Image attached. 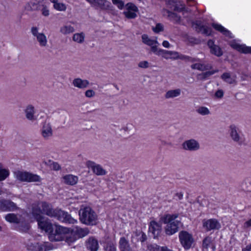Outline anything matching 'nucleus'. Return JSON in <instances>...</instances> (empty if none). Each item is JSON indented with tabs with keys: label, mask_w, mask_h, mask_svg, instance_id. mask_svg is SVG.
Listing matches in <instances>:
<instances>
[{
	"label": "nucleus",
	"mask_w": 251,
	"mask_h": 251,
	"mask_svg": "<svg viewBox=\"0 0 251 251\" xmlns=\"http://www.w3.org/2000/svg\"><path fill=\"white\" fill-rule=\"evenodd\" d=\"M45 164L51 169L55 171L58 170L61 168L57 163L53 162L51 160H48L47 162H45Z\"/></svg>",
	"instance_id": "obj_44"
},
{
	"label": "nucleus",
	"mask_w": 251,
	"mask_h": 251,
	"mask_svg": "<svg viewBox=\"0 0 251 251\" xmlns=\"http://www.w3.org/2000/svg\"><path fill=\"white\" fill-rule=\"evenodd\" d=\"M78 180V177L73 175H67L64 176V182L68 185H75L77 183Z\"/></svg>",
	"instance_id": "obj_31"
},
{
	"label": "nucleus",
	"mask_w": 251,
	"mask_h": 251,
	"mask_svg": "<svg viewBox=\"0 0 251 251\" xmlns=\"http://www.w3.org/2000/svg\"><path fill=\"white\" fill-rule=\"evenodd\" d=\"M9 175V170L4 168L3 165L0 163V181L4 180Z\"/></svg>",
	"instance_id": "obj_37"
},
{
	"label": "nucleus",
	"mask_w": 251,
	"mask_h": 251,
	"mask_svg": "<svg viewBox=\"0 0 251 251\" xmlns=\"http://www.w3.org/2000/svg\"><path fill=\"white\" fill-rule=\"evenodd\" d=\"M86 165L88 168L91 169L93 172L97 176H103L107 173L106 170L100 165L96 164L93 161L90 160L87 161Z\"/></svg>",
	"instance_id": "obj_14"
},
{
	"label": "nucleus",
	"mask_w": 251,
	"mask_h": 251,
	"mask_svg": "<svg viewBox=\"0 0 251 251\" xmlns=\"http://www.w3.org/2000/svg\"><path fill=\"white\" fill-rule=\"evenodd\" d=\"M80 221L88 226L96 225L98 216L95 212L90 207L82 208L79 211Z\"/></svg>",
	"instance_id": "obj_4"
},
{
	"label": "nucleus",
	"mask_w": 251,
	"mask_h": 251,
	"mask_svg": "<svg viewBox=\"0 0 251 251\" xmlns=\"http://www.w3.org/2000/svg\"><path fill=\"white\" fill-rule=\"evenodd\" d=\"M196 112L201 116H207L211 114L208 108L204 106H199L197 107Z\"/></svg>",
	"instance_id": "obj_38"
},
{
	"label": "nucleus",
	"mask_w": 251,
	"mask_h": 251,
	"mask_svg": "<svg viewBox=\"0 0 251 251\" xmlns=\"http://www.w3.org/2000/svg\"><path fill=\"white\" fill-rule=\"evenodd\" d=\"M53 3V8L56 10L61 11L63 10V3L59 2L58 0H50Z\"/></svg>",
	"instance_id": "obj_46"
},
{
	"label": "nucleus",
	"mask_w": 251,
	"mask_h": 251,
	"mask_svg": "<svg viewBox=\"0 0 251 251\" xmlns=\"http://www.w3.org/2000/svg\"><path fill=\"white\" fill-rule=\"evenodd\" d=\"M119 248L120 251H131L132 249L130 247L128 240L125 237L120 238L119 242Z\"/></svg>",
	"instance_id": "obj_27"
},
{
	"label": "nucleus",
	"mask_w": 251,
	"mask_h": 251,
	"mask_svg": "<svg viewBox=\"0 0 251 251\" xmlns=\"http://www.w3.org/2000/svg\"><path fill=\"white\" fill-rule=\"evenodd\" d=\"M163 12L164 13L166 12L168 14V17L171 20H172L176 23H179L180 22V17L178 16L176 13L171 12L167 9H164Z\"/></svg>",
	"instance_id": "obj_39"
},
{
	"label": "nucleus",
	"mask_w": 251,
	"mask_h": 251,
	"mask_svg": "<svg viewBox=\"0 0 251 251\" xmlns=\"http://www.w3.org/2000/svg\"><path fill=\"white\" fill-rule=\"evenodd\" d=\"M162 45L166 48H169L170 47V44L168 41H164L162 43Z\"/></svg>",
	"instance_id": "obj_60"
},
{
	"label": "nucleus",
	"mask_w": 251,
	"mask_h": 251,
	"mask_svg": "<svg viewBox=\"0 0 251 251\" xmlns=\"http://www.w3.org/2000/svg\"><path fill=\"white\" fill-rule=\"evenodd\" d=\"M27 249L32 251H48L52 249L51 245L49 243L42 244L31 243L27 246Z\"/></svg>",
	"instance_id": "obj_16"
},
{
	"label": "nucleus",
	"mask_w": 251,
	"mask_h": 251,
	"mask_svg": "<svg viewBox=\"0 0 251 251\" xmlns=\"http://www.w3.org/2000/svg\"><path fill=\"white\" fill-rule=\"evenodd\" d=\"M138 11L137 7L132 3H128L126 5V9L124 11V14L127 19L135 18Z\"/></svg>",
	"instance_id": "obj_15"
},
{
	"label": "nucleus",
	"mask_w": 251,
	"mask_h": 251,
	"mask_svg": "<svg viewBox=\"0 0 251 251\" xmlns=\"http://www.w3.org/2000/svg\"><path fill=\"white\" fill-rule=\"evenodd\" d=\"M38 8V4L34 1L28 2L25 7V9L28 11H32L35 10Z\"/></svg>",
	"instance_id": "obj_42"
},
{
	"label": "nucleus",
	"mask_w": 251,
	"mask_h": 251,
	"mask_svg": "<svg viewBox=\"0 0 251 251\" xmlns=\"http://www.w3.org/2000/svg\"><path fill=\"white\" fill-rule=\"evenodd\" d=\"M42 14L46 17L50 15V11L48 7L46 5H43V7L41 9Z\"/></svg>",
	"instance_id": "obj_51"
},
{
	"label": "nucleus",
	"mask_w": 251,
	"mask_h": 251,
	"mask_svg": "<svg viewBox=\"0 0 251 251\" xmlns=\"http://www.w3.org/2000/svg\"><path fill=\"white\" fill-rule=\"evenodd\" d=\"M41 208L42 207L41 205H39V203L37 205H35L32 208V215L37 221L43 218L42 216L41 215V214L42 213V210H41Z\"/></svg>",
	"instance_id": "obj_36"
},
{
	"label": "nucleus",
	"mask_w": 251,
	"mask_h": 251,
	"mask_svg": "<svg viewBox=\"0 0 251 251\" xmlns=\"http://www.w3.org/2000/svg\"><path fill=\"white\" fill-rule=\"evenodd\" d=\"M163 29V25L160 24H158L155 27H152L153 31L155 33H158Z\"/></svg>",
	"instance_id": "obj_52"
},
{
	"label": "nucleus",
	"mask_w": 251,
	"mask_h": 251,
	"mask_svg": "<svg viewBox=\"0 0 251 251\" xmlns=\"http://www.w3.org/2000/svg\"><path fill=\"white\" fill-rule=\"evenodd\" d=\"M14 177L20 182H36L41 181V177L26 171L17 170L13 172Z\"/></svg>",
	"instance_id": "obj_5"
},
{
	"label": "nucleus",
	"mask_w": 251,
	"mask_h": 251,
	"mask_svg": "<svg viewBox=\"0 0 251 251\" xmlns=\"http://www.w3.org/2000/svg\"><path fill=\"white\" fill-rule=\"evenodd\" d=\"M181 146L184 150L189 151H196L200 149L199 141L194 139L185 140L182 143Z\"/></svg>",
	"instance_id": "obj_9"
},
{
	"label": "nucleus",
	"mask_w": 251,
	"mask_h": 251,
	"mask_svg": "<svg viewBox=\"0 0 251 251\" xmlns=\"http://www.w3.org/2000/svg\"><path fill=\"white\" fill-rule=\"evenodd\" d=\"M95 95V92L92 90H88L85 93V95L87 98H92Z\"/></svg>",
	"instance_id": "obj_55"
},
{
	"label": "nucleus",
	"mask_w": 251,
	"mask_h": 251,
	"mask_svg": "<svg viewBox=\"0 0 251 251\" xmlns=\"http://www.w3.org/2000/svg\"><path fill=\"white\" fill-rule=\"evenodd\" d=\"M39 205L42 207V213L50 217L56 218L59 220L61 219V215L63 214L61 210L54 209L50 204L44 201L39 202Z\"/></svg>",
	"instance_id": "obj_6"
},
{
	"label": "nucleus",
	"mask_w": 251,
	"mask_h": 251,
	"mask_svg": "<svg viewBox=\"0 0 251 251\" xmlns=\"http://www.w3.org/2000/svg\"><path fill=\"white\" fill-rule=\"evenodd\" d=\"M242 251H251V244L247 245L242 249Z\"/></svg>",
	"instance_id": "obj_59"
},
{
	"label": "nucleus",
	"mask_w": 251,
	"mask_h": 251,
	"mask_svg": "<svg viewBox=\"0 0 251 251\" xmlns=\"http://www.w3.org/2000/svg\"><path fill=\"white\" fill-rule=\"evenodd\" d=\"M112 2L120 9H122L124 6V3L121 0H112Z\"/></svg>",
	"instance_id": "obj_49"
},
{
	"label": "nucleus",
	"mask_w": 251,
	"mask_h": 251,
	"mask_svg": "<svg viewBox=\"0 0 251 251\" xmlns=\"http://www.w3.org/2000/svg\"><path fill=\"white\" fill-rule=\"evenodd\" d=\"M150 251H170L165 247H160L156 244L151 245L148 246Z\"/></svg>",
	"instance_id": "obj_41"
},
{
	"label": "nucleus",
	"mask_w": 251,
	"mask_h": 251,
	"mask_svg": "<svg viewBox=\"0 0 251 251\" xmlns=\"http://www.w3.org/2000/svg\"><path fill=\"white\" fill-rule=\"evenodd\" d=\"M193 27L199 32H201L207 36H209L212 34V29L210 27L203 25L200 22H197L193 24Z\"/></svg>",
	"instance_id": "obj_22"
},
{
	"label": "nucleus",
	"mask_w": 251,
	"mask_h": 251,
	"mask_svg": "<svg viewBox=\"0 0 251 251\" xmlns=\"http://www.w3.org/2000/svg\"><path fill=\"white\" fill-rule=\"evenodd\" d=\"M200 61L199 59H195L193 61Z\"/></svg>",
	"instance_id": "obj_62"
},
{
	"label": "nucleus",
	"mask_w": 251,
	"mask_h": 251,
	"mask_svg": "<svg viewBox=\"0 0 251 251\" xmlns=\"http://www.w3.org/2000/svg\"><path fill=\"white\" fill-rule=\"evenodd\" d=\"M179 239L181 245L185 250L190 249L194 242L192 235L186 231H181L179 232Z\"/></svg>",
	"instance_id": "obj_7"
},
{
	"label": "nucleus",
	"mask_w": 251,
	"mask_h": 251,
	"mask_svg": "<svg viewBox=\"0 0 251 251\" xmlns=\"http://www.w3.org/2000/svg\"><path fill=\"white\" fill-rule=\"evenodd\" d=\"M86 247L90 251H97L99 249L98 241L93 237H90L86 242Z\"/></svg>",
	"instance_id": "obj_29"
},
{
	"label": "nucleus",
	"mask_w": 251,
	"mask_h": 251,
	"mask_svg": "<svg viewBox=\"0 0 251 251\" xmlns=\"http://www.w3.org/2000/svg\"><path fill=\"white\" fill-rule=\"evenodd\" d=\"M24 112L25 117L28 120L34 121L36 120L35 109L33 105L31 104L27 105L24 110Z\"/></svg>",
	"instance_id": "obj_24"
},
{
	"label": "nucleus",
	"mask_w": 251,
	"mask_h": 251,
	"mask_svg": "<svg viewBox=\"0 0 251 251\" xmlns=\"http://www.w3.org/2000/svg\"><path fill=\"white\" fill-rule=\"evenodd\" d=\"M207 45L210 49V52L215 55L220 57L222 55L223 51L221 49L214 44V41L210 40L207 42Z\"/></svg>",
	"instance_id": "obj_26"
},
{
	"label": "nucleus",
	"mask_w": 251,
	"mask_h": 251,
	"mask_svg": "<svg viewBox=\"0 0 251 251\" xmlns=\"http://www.w3.org/2000/svg\"><path fill=\"white\" fill-rule=\"evenodd\" d=\"M229 135L232 140L238 144H241L244 141L243 135L240 133L238 128L234 125L229 126Z\"/></svg>",
	"instance_id": "obj_11"
},
{
	"label": "nucleus",
	"mask_w": 251,
	"mask_h": 251,
	"mask_svg": "<svg viewBox=\"0 0 251 251\" xmlns=\"http://www.w3.org/2000/svg\"><path fill=\"white\" fill-rule=\"evenodd\" d=\"M224 95V92L222 90H218L217 91L215 94V97L218 98H221L223 97Z\"/></svg>",
	"instance_id": "obj_57"
},
{
	"label": "nucleus",
	"mask_w": 251,
	"mask_h": 251,
	"mask_svg": "<svg viewBox=\"0 0 251 251\" xmlns=\"http://www.w3.org/2000/svg\"><path fill=\"white\" fill-rule=\"evenodd\" d=\"M178 215L174 214H166L161 218L162 222L166 225L165 227V231L166 234L172 235L177 232L178 228L182 223L180 221L177 220Z\"/></svg>",
	"instance_id": "obj_3"
},
{
	"label": "nucleus",
	"mask_w": 251,
	"mask_h": 251,
	"mask_svg": "<svg viewBox=\"0 0 251 251\" xmlns=\"http://www.w3.org/2000/svg\"><path fill=\"white\" fill-rule=\"evenodd\" d=\"M31 33L33 37L36 38L39 45L42 48L46 47L48 46V39L45 34L42 32H39V29L36 26H32L31 28Z\"/></svg>",
	"instance_id": "obj_8"
},
{
	"label": "nucleus",
	"mask_w": 251,
	"mask_h": 251,
	"mask_svg": "<svg viewBox=\"0 0 251 251\" xmlns=\"http://www.w3.org/2000/svg\"><path fill=\"white\" fill-rule=\"evenodd\" d=\"M112 2L120 9H122L124 6V3L121 0H112Z\"/></svg>",
	"instance_id": "obj_48"
},
{
	"label": "nucleus",
	"mask_w": 251,
	"mask_h": 251,
	"mask_svg": "<svg viewBox=\"0 0 251 251\" xmlns=\"http://www.w3.org/2000/svg\"><path fill=\"white\" fill-rule=\"evenodd\" d=\"M146 239H147V236H146V234L145 233H142L141 236L140 238V241L141 242H143L145 241H146Z\"/></svg>",
	"instance_id": "obj_61"
},
{
	"label": "nucleus",
	"mask_w": 251,
	"mask_h": 251,
	"mask_svg": "<svg viewBox=\"0 0 251 251\" xmlns=\"http://www.w3.org/2000/svg\"><path fill=\"white\" fill-rule=\"evenodd\" d=\"M215 245L213 242L212 237L207 236L205 237L202 243L203 251H215Z\"/></svg>",
	"instance_id": "obj_23"
},
{
	"label": "nucleus",
	"mask_w": 251,
	"mask_h": 251,
	"mask_svg": "<svg viewBox=\"0 0 251 251\" xmlns=\"http://www.w3.org/2000/svg\"><path fill=\"white\" fill-rule=\"evenodd\" d=\"M18 209L16 204L10 200L0 201V210L2 211H14Z\"/></svg>",
	"instance_id": "obj_18"
},
{
	"label": "nucleus",
	"mask_w": 251,
	"mask_h": 251,
	"mask_svg": "<svg viewBox=\"0 0 251 251\" xmlns=\"http://www.w3.org/2000/svg\"><path fill=\"white\" fill-rule=\"evenodd\" d=\"M149 232L151 233L153 238H156L160 233L161 227V226L155 221H151L149 226Z\"/></svg>",
	"instance_id": "obj_25"
},
{
	"label": "nucleus",
	"mask_w": 251,
	"mask_h": 251,
	"mask_svg": "<svg viewBox=\"0 0 251 251\" xmlns=\"http://www.w3.org/2000/svg\"><path fill=\"white\" fill-rule=\"evenodd\" d=\"M191 68L193 69L204 71L208 70H211L212 68V66L210 64L196 63L191 65Z\"/></svg>",
	"instance_id": "obj_30"
},
{
	"label": "nucleus",
	"mask_w": 251,
	"mask_h": 251,
	"mask_svg": "<svg viewBox=\"0 0 251 251\" xmlns=\"http://www.w3.org/2000/svg\"><path fill=\"white\" fill-rule=\"evenodd\" d=\"M73 84L75 87L83 89L88 87L89 84V82L86 79H82L79 78H76L73 80Z\"/></svg>",
	"instance_id": "obj_28"
},
{
	"label": "nucleus",
	"mask_w": 251,
	"mask_h": 251,
	"mask_svg": "<svg viewBox=\"0 0 251 251\" xmlns=\"http://www.w3.org/2000/svg\"><path fill=\"white\" fill-rule=\"evenodd\" d=\"M236 76L235 75H231L229 73H224L221 75V78L226 83L233 84L236 82Z\"/></svg>",
	"instance_id": "obj_33"
},
{
	"label": "nucleus",
	"mask_w": 251,
	"mask_h": 251,
	"mask_svg": "<svg viewBox=\"0 0 251 251\" xmlns=\"http://www.w3.org/2000/svg\"><path fill=\"white\" fill-rule=\"evenodd\" d=\"M167 7L171 10L177 12H183L184 15L187 13L188 10L185 8V5L180 2L173 0H169L166 2Z\"/></svg>",
	"instance_id": "obj_10"
},
{
	"label": "nucleus",
	"mask_w": 251,
	"mask_h": 251,
	"mask_svg": "<svg viewBox=\"0 0 251 251\" xmlns=\"http://www.w3.org/2000/svg\"><path fill=\"white\" fill-rule=\"evenodd\" d=\"M105 251H116V246L113 244H108L105 248Z\"/></svg>",
	"instance_id": "obj_53"
},
{
	"label": "nucleus",
	"mask_w": 251,
	"mask_h": 251,
	"mask_svg": "<svg viewBox=\"0 0 251 251\" xmlns=\"http://www.w3.org/2000/svg\"><path fill=\"white\" fill-rule=\"evenodd\" d=\"M92 5L99 7L101 9H109L110 8L111 3L106 0H86Z\"/></svg>",
	"instance_id": "obj_20"
},
{
	"label": "nucleus",
	"mask_w": 251,
	"mask_h": 251,
	"mask_svg": "<svg viewBox=\"0 0 251 251\" xmlns=\"http://www.w3.org/2000/svg\"><path fill=\"white\" fill-rule=\"evenodd\" d=\"M230 46L234 49L244 53H251V47L240 45L235 41L230 42Z\"/></svg>",
	"instance_id": "obj_21"
},
{
	"label": "nucleus",
	"mask_w": 251,
	"mask_h": 251,
	"mask_svg": "<svg viewBox=\"0 0 251 251\" xmlns=\"http://www.w3.org/2000/svg\"><path fill=\"white\" fill-rule=\"evenodd\" d=\"M219 70L218 69L207 71L205 73H201L199 75L201 78L203 79H205L209 77L210 76L215 74L216 73H218Z\"/></svg>",
	"instance_id": "obj_45"
},
{
	"label": "nucleus",
	"mask_w": 251,
	"mask_h": 251,
	"mask_svg": "<svg viewBox=\"0 0 251 251\" xmlns=\"http://www.w3.org/2000/svg\"><path fill=\"white\" fill-rule=\"evenodd\" d=\"M64 223L75 224L77 223V220L72 218L68 213L64 212Z\"/></svg>",
	"instance_id": "obj_43"
},
{
	"label": "nucleus",
	"mask_w": 251,
	"mask_h": 251,
	"mask_svg": "<svg viewBox=\"0 0 251 251\" xmlns=\"http://www.w3.org/2000/svg\"><path fill=\"white\" fill-rule=\"evenodd\" d=\"M181 93V90L179 88L171 89L167 91L165 94L166 99H173L179 97Z\"/></svg>",
	"instance_id": "obj_32"
},
{
	"label": "nucleus",
	"mask_w": 251,
	"mask_h": 251,
	"mask_svg": "<svg viewBox=\"0 0 251 251\" xmlns=\"http://www.w3.org/2000/svg\"><path fill=\"white\" fill-rule=\"evenodd\" d=\"M5 219L9 223H19L21 221L20 216L15 215L14 213H9L5 216Z\"/></svg>",
	"instance_id": "obj_35"
},
{
	"label": "nucleus",
	"mask_w": 251,
	"mask_h": 251,
	"mask_svg": "<svg viewBox=\"0 0 251 251\" xmlns=\"http://www.w3.org/2000/svg\"><path fill=\"white\" fill-rule=\"evenodd\" d=\"M75 31L74 28L71 25H66L64 27V33H70Z\"/></svg>",
	"instance_id": "obj_54"
},
{
	"label": "nucleus",
	"mask_w": 251,
	"mask_h": 251,
	"mask_svg": "<svg viewBox=\"0 0 251 251\" xmlns=\"http://www.w3.org/2000/svg\"><path fill=\"white\" fill-rule=\"evenodd\" d=\"M251 227V219L244 223L243 225V228L244 229H248Z\"/></svg>",
	"instance_id": "obj_56"
},
{
	"label": "nucleus",
	"mask_w": 251,
	"mask_h": 251,
	"mask_svg": "<svg viewBox=\"0 0 251 251\" xmlns=\"http://www.w3.org/2000/svg\"><path fill=\"white\" fill-rule=\"evenodd\" d=\"M212 26L214 29L222 33L225 36L229 38H232L231 33L221 25L218 24H213Z\"/></svg>",
	"instance_id": "obj_34"
},
{
	"label": "nucleus",
	"mask_w": 251,
	"mask_h": 251,
	"mask_svg": "<svg viewBox=\"0 0 251 251\" xmlns=\"http://www.w3.org/2000/svg\"><path fill=\"white\" fill-rule=\"evenodd\" d=\"M142 40L144 44L150 46L151 50L155 53L158 50L157 46L158 43L156 39H153L150 38L147 35L143 34L142 35Z\"/></svg>",
	"instance_id": "obj_17"
},
{
	"label": "nucleus",
	"mask_w": 251,
	"mask_h": 251,
	"mask_svg": "<svg viewBox=\"0 0 251 251\" xmlns=\"http://www.w3.org/2000/svg\"><path fill=\"white\" fill-rule=\"evenodd\" d=\"M41 134L45 140H49L52 136L53 131L50 123H44L41 130Z\"/></svg>",
	"instance_id": "obj_19"
},
{
	"label": "nucleus",
	"mask_w": 251,
	"mask_h": 251,
	"mask_svg": "<svg viewBox=\"0 0 251 251\" xmlns=\"http://www.w3.org/2000/svg\"><path fill=\"white\" fill-rule=\"evenodd\" d=\"M89 233V230L87 227L75 226L71 228L64 226V240L68 245L75 242L78 238L87 236Z\"/></svg>",
	"instance_id": "obj_2"
},
{
	"label": "nucleus",
	"mask_w": 251,
	"mask_h": 251,
	"mask_svg": "<svg viewBox=\"0 0 251 251\" xmlns=\"http://www.w3.org/2000/svg\"><path fill=\"white\" fill-rule=\"evenodd\" d=\"M85 35L83 32L77 33L74 34L73 41L77 43H82L84 41Z\"/></svg>",
	"instance_id": "obj_40"
},
{
	"label": "nucleus",
	"mask_w": 251,
	"mask_h": 251,
	"mask_svg": "<svg viewBox=\"0 0 251 251\" xmlns=\"http://www.w3.org/2000/svg\"><path fill=\"white\" fill-rule=\"evenodd\" d=\"M157 55L161 56L166 59H177L179 58V54L175 51H170L161 49H158L154 53Z\"/></svg>",
	"instance_id": "obj_13"
},
{
	"label": "nucleus",
	"mask_w": 251,
	"mask_h": 251,
	"mask_svg": "<svg viewBox=\"0 0 251 251\" xmlns=\"http://www.w3.org/2000/svg\"><path fill=\"white\" fill-rule=\"evenodd\" d=\"M202 226L206 231L219 229L221 228L220 223L216 219L203 220Z\"/></svg>",
	"instance_id": "obj_12"
},
{
	"label": "nucleus",
	"mask_w": 251,
	"mask_h": 251,
	"mask_svg": "<svg viewBox=\"0 0 251 251\" xmlns=\"http://www.w3.org/2000/svg\"><path fill=\"white\" fill-rule=\"evenodd\" d=\"M183 197V193L181 192H179V193H176L175 194L174 198L176 200H180L182 199Z\"/></svg>",
	"instance_id": "obj_58"
},
{
	"label": "nucleus",
	"mask_w": 251,
	"mask_h": 251,
	"mask_svg": "<svg viewBox=\"0 0 251 251\" xmlns=\"http://www.w3.org/2000/svg\"><path fill=\"white\" fill-rule=\"evenodd\" d=\"M112 2L120 9H122L124 6V3L121 0H112Z\"/></svg>",
	"instance_id": "obj_47"
},
{
	"label": "nucleus",
	"mask_w": 251,
	"mask_h": 251,
	"mask_svg": "<svg viewBox=\"0 0 251 251\" xmlns=\"http://www.w3.org/2000/svg\"><path fill=\"white\" fill-rule=\"evenodd\" d=\"M138 66L141 68L146 69L149 67L150 63L147 61H142L138 63Z\"/></svg>",
	"instance_id": "obj_50"
},
{
	"label": "nucleus",
	"mask_w": 251,
	"mask_h": 251,
	"mask_svg": "<svg viewBox=\"0 0 251 251\" xmlns=\"http://www.w3.org/2000/svg\"><path fill=\"white\" fill-rule=\"evenodd\" d=\"M39 227L46 232L49 233V238L51 241H59L63 239L62 227L56 225L54 226L47 220H44L43 217L37 221Z\"/></svg>",
	"instance_id": "obj_1"
}]
</instances>
